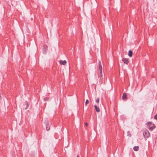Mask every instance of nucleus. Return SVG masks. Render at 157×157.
I'll return each instance as SVG.
<instances>
[{"label": "nucleus", "instance_id": "obj_16", "mask_svg": "<svg viewBox=\"0 0 157 157\" xmlns=\"http://www.w3.org/2000/svg\"><path fill=\"white\" fill-rule=\"evenodd\" d=\"M99 98H97L96 100V102L97 103H99Z\"/></svg>", "mask_w": 157, "mask_h": 157}, {"label": "nucleus", "instance_id": "obj_14", "mask_svg": "<svg viewBox=\"0 0 157 157\" xmlns=\"http://www.w3.org/2000/svg\"><path fill=\"white\" fill-rule=\"evenodd\" d=\"M152 122H148L146 123V124L147 125H150L152 124Z\"/></svg>", "mask_w": 157, "mask_h": 157}, {"label": "nucleus", "instance_id": "obj_17", "mask_svg": "<svg viewBox=\"0 0 157 157\" xmlns=\"http://www.w3.org/2000/svg\"><path fill=\"white\" fill-rule=\"evenodd\" d=\"M154 118L157 120V114L155 115L154 117Z\"/></svg>", "mask_w": 157, "mask_h": 157}, {"label": "nucleus", "instance_id": "obj_8", "mask_svg": "<svg viewBox=\"0 0 157 157\" xmlns=\"http://www.w3.org/2000/svg\"><path fill=\"white\" fill-rule=\"evenodd\" d=\"M94 108L97 112H100V109L99 108V107H98L96 105H94Z\"/></svg>", "mask_w": 157, "mask_h": 157}, {"label": "nucleus", "instance_id": "obj_6", "mask_svg": "<svg viewBox=\"0 0 157 157\" xmlns=\"http://www.w3.org/2000/svg\"><path fill=\"white\" fill-rule=\"evenodd\" d=\"M46 130L48 131L49 130L50 128V127L49 126V123L48 121H46Z\"/></svg>", "mask_w": 157, "mask_h": 157}, {"label": "nucleus", "instance_id": "obj_19", "mask_svg": "<svg viewBox=\"0 0 157 157\" xmlns=\"http://www.w3.org/2000/svg\"><path fill=\"white\" fill-rule=\"evenodd\" d=\"M77 157H79L78 155H77Z\"/></svg>", "mask_w": 157, "mask_h": 157}, {"label": "nucleus", "instance_id": "obj_11", "mask_svg": "<svg viewBox=\"0 0 157 157\" xmlns=\"http://www.w3.org/2000/svg\"><path fill=\"white\" fill-rule=\"evenodd\" d=\"M47 50V48L46 46H44L43 49V51L44 53L46 52Z\"/></svg>", "mask_w": 157, "mask_h": 157}, {"label": "nucleus", "instance_id": "obj_2", "mask_svg": "<svg viewBox=\"0 0 157 157\" xmlns=\"http://www.w3.org/2000/svg\"><path fill=\"white\" fill-rule=\"evenodd\" d=\"M98 77L100 78V81L101 82V83H103V77L102 74V71H100V73L98 75Z\"/></svg>", "mask_w": 157, "mask_h": 157}, {"label": "nucleus", "instance_id": "obj_13", "mask_svg": "<svg viewBox=\"0 0 157 157\" xmlns=\"http://www.w3.org/2000/svg\"><path fill=\"white\" fill-rule=\"evenodd\" d=\"M25 105H26V107L25 108V109H27L29 106V103L28 102H27L26 103Z\"/></svg>", "mask_w": 157, "mask_h": 157}, {"label": "nucleus", "instance_id": "obj_7", "mask_svg": "<svg viewBox=\"0 0 157 157\" xmlns=\"http://www.w3.org/2000/svg\"><path fill=\"white\" fill-rule=\"evenodd\" d=\"M59 63L61 65H65L67 63V62L66 60L63 61L61 60L59 61Z\"/></svg>", "mask_w": 157, "mask_h": 157}, {"label": "nucleus", "instance_id": "obj_10", "mask_svg": "<svg viewBox=\"0 0 157 157\" xmlns=\"http://www.w3.org/2000/svg\"><path fill=\"white\" fill-rule=\"evenodd\" d=\"M155 128V125L154 124H153V126L151 127H150V128H149V130L150 131H151L153 129Z\"/></svg>", "mask_w": 157, "mask_h": 157}, {"label": "nucleus", "instance_id": "obj_18", "mask_svg": "<svg viewBox=\"0 0 157 157\" xmlns=\"http://www.w3.org/2000/svg\"><path fill=\"white\" fill-rule=\"evenodd\" d=\"M85 125H86V126H87V125H88V124H87V123H86Z\"/></svg>", "mask_w": 157, "mask_h": 157}, {"label": "nucleus", "instance_id": "obj_12", "mask_svg": "<svg viewBox=\"0 0 157 157\" xmlns=\"http://www.w3.org/2000/svg\"><path fill=\"white\" fill-rule=\"evenodd\" d=\"M139 147L138 146H135L133 147V149L135 151H137L138 150Z\"/></svg>", "mask_w": 157, "mask_h": 157}, {"label": "nucleus", "instance_id": "obj_9", "mask_svg": "<svg viewBox=\"0 0 157 157\" xmlns=\"http://www.w3.org/2000/svg\"><path fill=\"white\" fill-rule=\"evenodd\" d=\"M132 51L131 50H130L128 52V56L130 57H131L132 56Z\"/></svg>", "mask_w": 157, "mask_h": 157}, {"label": "nucleus", "instance_id": "obj_5", "mask_svg": "<svg viewBox=\"0 0 157 157\" xmlns=\"http://www.w3.org/2000/svg\"><path fill=\"white\" fill-rule=\"evenodd\" d=\"M122 98L123 100H126L127 99V94L126 93H124L123 94V95L122 96Z\"/></svg>", "mask_w": 157, "mask_h": 157}, {"label": "nucleus", "instance_id": "obj_15", "mask_svg": "<svg viewBox=\"0 0 157 157\" xmlns=\"http://www.w3.org/2000/svg\"><path fill=\"white\" fill-rule=\"evenodd\" d=\"M89 102V101L87 99L86 100V102H85V105H86Z\"/></svg>", "mask_w": 157, "mask_h": 157}, {"label": "nucleus", "instance_id": "obj_3", "mask_svg": "<svg viewBox=\"0 0 157 157\" xmlns=\"http://www.w3.org/2000/svg\"><path fill=\"white\" fill-rule=\"evenodd\" d=\"M122 61L124 64H128L129 62L128 59L126 58H123Z\"/></svg>", "mask_w": 157, "mask_h": 157}, {"label": "nucleus", "instance_id": "obj_4", "mask_svg": "<svg viewBox=\"0 0 157 157\" xmlns=\"http://www.w3.org/2000/svg\"><path fill=\"white\" fill-rule=\"evenodd\" d=\"M98 66L100 71H102V66L100 61H99L98 62Z\"/></svg>", "mask_w": 157, "mask_h": 157}, {"label": "nucleus", "instance_id": "obj_1", "mask_svg": "<svg viewBox=\"0 0 157 157\" xmlns=\"http://www.w3.org/2000/svg\"><path fill=\"white\" fill-rule=\"evenodd\" d=\"M143 135L146 138H148L150 136V134L147 130H144L143 132Z\"/></svg>", "mask_w": 157, "mask_h": 157}]
</instances>
